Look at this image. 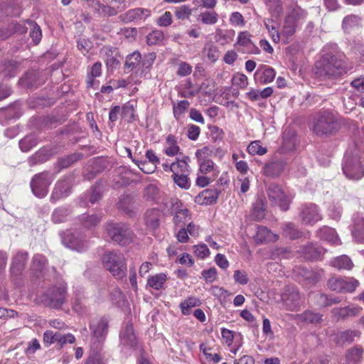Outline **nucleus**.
Segmentation results:
<instances>
[{
  "label": "nucleus",
  "mask_w": 364,
  "mask_h": 364,
  "mask_svg": "<svg viewBox=\"0 0 364 364\" xmlns=\"http://www.w3.org/2000/svg\"><path fill=\"white\" fill-rule=\"evenodd\" d=\"M166 280V274L161 272L149 276L147 279L146 286L156 290H161L165 289Z\"/></svg>",
  "instance_id": "26"
},
{
  "label": "nucleus",
  "mask_w": 364,
  "mask_h": 364,
  "mask_svg": "<svg viewBox=\"0 0 364 364\" xmlns=\"http://www.w3.org/2000/svg\"><path fill=\"white\" fill-rule=\"evenodd\" d=\"M267 193L269 200L274 205H278L282 210L286 211L289 209L291 198L279 185L270 184L267 189Z\"/></svg>",
  "instance_id": "8"
},
{
  "label": "nucleus",
  "mask_w": 364,
  "mask_h": 364,
  "mask_svg": "<svg viewBox=\"0 0 364 364\" xmlns=\"http://www.w3.org/2000/svg\"><path fill=\"white\" fill-rule=\"evenodd\" d=\"M54 177L49 172L37 173L31 178L30 186L33 193L38 198H44L48 192V187Z\"/></svg>",
  "instance_id": "7"
},
{
  "label": "nucleus",
  "mask_w": 364,
  "mask_h": 364,
  "mask_svg": "<svg viewBox=\"0 0 364 364\" xmlns=\"http://www.w3.org/2000/svg\"><path fill=\"white\" fill-rule=\"evenodd\" d=\"M38 139L34 135L30 134L26 136L19 141V147L23 152L29 151L33 147L38 144Z\"/></svg>",
  "instance_id": "46"
},
{
  "label": "nucleus",
  "mask_w": 364,
  "mask_h": 364,
  "mask_svg": "<svg viewBox=\"0 0 364 364\" xmlns=\"http://www.w3.org/2000/svg\"><path fill=\"white\" fill-rule=\"evenodd\" d=\"M316 236L322 240L327 242L332 245H340L341 239L338 237L336 230L328 226H323L317 230Z\"/></svg>",
  "instance_id": "18"
},
{
  "label": "nucleus",
  "mask_w": 364,
  "mask_h": 364,
  "mask_svg": "<svg viewBox=\"0 0 364 364\" xmlns=\"http://www.w3.org/2000/svg\"><path fill=\"white\" fill-rule=\"evenodd\" d=\"M283 234L291 240L298 239L302 237L303 233L292 223H287L282 225Z\"/></svg>",
  "instance_id": "36"
},
{
  "label": "nucleus",
  "mask_w": 364,
  "mask_h": 364,
  "mask_svg": "<svg viewBox=\"0 0 364 364\" xmlns=\"http://www.w3.org/2000/svg\"><path fill=\"white\" fill-rule=\"evenodd\" d=\"M218 18L219 16L218 13L213 9H210L208 11L201 12L199 14L198 19L203 24L214 25L218 21Z\"/></svg>",
  "instance_id": "39"
},
{
  "label": "nucleus",
  "mask_w": 364,
  "mask_h": 364,
  "mask_svg": "<svg viewBox=\"0 0 364 364\" xmlns=\"http://www.w3.org/2000/svg\"><path fill=\"white\" fill-rule=\"evenodd\" d=\"M220 192L217 190L206 189L198 195V201L201 203L212 204L216 202Z\"/></svg>",
  "instance_id": "37"
},
{
  "label": "nucleus",
  "mask_w": 364,
  "mask_h": 364,
  "mask_svg": "<svg viewBox=\"0 0 364 364\" xmlns=\"http://www.w3.org/2000/svg\"><path fill=\"white\" fill-rule=\"evenodd\" d=\"M201 274L206 282L213 283L217 279L218 272L215 267H211L208 269L203 270Z\"/></svg>",
  "instance_id": "64"
},
{
  "label": "nucleus",
  "mask_w": 364,
  "mask_h": 364,
  "mask_svg": "<svg viewBox=\"0 0 364 364\" xmlns=\"http://www.w3.org/2000/svg\"><path fill=\"white\" fill-rule=\"evenodd\" d=\"M311 127L316 135L321 136L336 132L339 129V124L332 112L325 110L316 114Z\"/></svg>",
  "instance_id": "2"
},
{
  "label": "nucleus",
  "mask_w": 364,
  "mask_h": 364,
  "mask_svg": "<svg viewBox=\"0 0 364 364\" xmlns=\"http://www.w3.org/2000/svg\"><path fill=\"white\" fill-rule=\"evenodd\" d=\"M276 73L267 65H261L255 73V78L261 84H268L274 80Z\"/></svg>",
  "instance_id": "22"
},
{
  "label": "nucleus",
  "mask_w": 364,
  "mask_h": 364,
  "mask_svg": "<svg viewBox=\"0 0 364 364\" xmlns=\"http://www.w3.org/2000/svg\"><path fill=\"white\" fill-rule=\"evenodd\" d=\"M75 341V336L71 333H67V334H61L59 332H57V342L56 343L58 344L60 347H62L63 345L69 343H73Z\"/></svg>",
  "instance_id": "62"
},
{
  "label": "nucleus",
  "mask_w": 364,
  "mask_h": 364,
  "mask_svg": "<svg viewBox=\"0 0 364 364\" xmlns=\"http://www.w3.org/2000/svg\"><path fill=\"white\" fill-rule=\"evenodd\" d=\"M194 254L200 259H204L210 255V250L205 244H199L193 247Z\"/></svg>",
  "instance_id": "60"
},
{
  "label": "nucleus",
  "mask_w": 364,
  "mask_h": 364,
  "mask_svg": "<svg viewBox=\"0 0 364 364\" xmlns=\"http://www.w3.org/2000/svg\"><path fill=\"white\" fill-rule=\"evenodd\" d=\"M294 273L296 279L307 287L314 285L321 279L323 270L315 271L299 266L294 269Z\"/></svg>",
  "instance_id": "12"
},
{
  "label": "nucleus",
  "mask_w": 364,
  "mask_h": 364,
  "mask_svg": "<svg viewBox=\"0 0 364 364\" xmlns=\"http://www.w3.org/2000/svg\"><path fill=\"white\" fill-rule=\"evenodd\" d=\"M104 267L117 279H122L127 273V264L122 254L117 252H106L102 257Z\"/></svg>",
  "instance_id": "4"
},
{
  "label": "nucleus",
  "mask_w": 364,
  "mask_h": 364,
  "mask_svg": "<svg viewBox=\"0 0 364 364\" xmlns=\"http://www.w3.org/2000/svg\"><path fill=\"white\" fill-rule=\"evenodd\" d=\"M72 178L73 177L69 176L58 181L50 196L52 203H55L60 198L67 196L70 193L72 187Z\"/></svg>",
  "instance_id": "15"
},
{
  "label": "nucleus",
  "mask_w": 364,
  "mask_h": 364,
  "mask_svg": "<svg viewBox=\"0 0 364 364\" xmlns=\"http://www.w3.org/2000/svg\"><path fill=\"white\" fill-rule=\"evenodd\" d=\"M159 195V189L154 184H149L144 191V196L147 200H155Z\"/></svg>",
  "instance_id": "59"
},
{
  "label": "nucleus",
  "mask_w": 364,
  "mask_h": 364,
  "mask_svg": "<svg viewBox=\"0 0 364 364\" xmlns=\"http://www.w3.org/2000/svg\"><path fill=\"white\" fill-rule=\"evenodd\" d=\"M164 152L168 156H174L179 154L180 147L178 145L176 139L173 135L169 134L167 136Z\"/></svg>",
  "instance_id": "29"
},
{
  "label": "nucleus",
  "mask_w": 364,
  "mask_h": 364,
  "mask_svg": "<svg viewBox=\"0 0 364 364\" xmlns=\"http://www.w3.org/2000/svg\"><path fill=\"white\" fill-rule=\"evenodd\" d=\"M61 238L63 244L71 250L82 252L87 248V241L78 232L67 230L62 234Z\"/></svg>",
  "instance_id": "13"
},
{
  "label": "nucleus",
  "mask_w": 364,
  "mask_h": 364,
  "mask_svg": "<svg viewBox=\"0 0 364 364\" xmlns=\"http://www.w3.org/2000/svg\"><path fill=\"white\" fill-rule=\"evenodd\" d=\"M232 82L233 85L244 89L248 85V78L245 74L237 73L233 75Z\"/></svg>",
  "instance_id": "56"
},
{
  "label": "nucleus",
  "mask_w": 364,
  "mask_h": 364,
  "mask_svg": "<svg viewBox=\"0 0 364 364\" xmlns=\"http://www.w3.org/2000/svg\"><path fill=\"white\" fill-rule=\"evenodd\" d=\"M264 25L268 31L274 43H278L280 41V36L277 30V23L271 18H265Z\"/></svg>",
  "instance_id": "40"
},
{
  "label": "nucleus",
  "mask_w": 364,
  "mask_h": 364,
  "mask_svg": "<svg viewBox=\"0 0 364 364\" xmlns=\"http://www.w3.org/2000/svg\"><path fill=\"white\" fill-rule=\"evenodd\" d=\"M188 156H184L181 159L177 158L176 160L172 163V175L188 173Z\"/></svg>",
  "instance_id": "31"
},
{
  "label": "nucleus",
  "mask_w": 364,
  "mask_h": 364,
  "mask_svg": "<svg viewBox=\"0 0 364 364\" xmlns=\"http://www.w3.org/2000/svg\"><path fill=\"white\" fill-rule=\"evenodd\" d=\"M134 201L132 197L128 195H122L119 198L117 205L119 209L131 215L134 213Z\"/></svg>",
  "instance_id": "43"
},
{
  "label": "nucleus",
  "mask_w": 364,
  "mask_h": 364,
  "mask_svg": "<svg viewBox=\"0 0 364 364\" xmlns=\"http://www.w3.org/2000/svg\"><path fill=\"white\" fill-rule=\"evenodd\" d=\"M358 284V281L354 278L340 277H332L327 283L329 289L337 292H353Z\"/></svg>",
  "instance_id": "11"
},
{
  "label": "nucleus",
  "mask_w": 364,
  "mask_h": 364,
  "mask_svg": "<svg viewBox=\"0 0 364 364\" xmlns=\"http://www.w3.org/2000/svg\"><path fill=\"white\" fill-rule=\"evenodd\" d=\"M90 328L92 331V334L95 338L98 341L105 338L108 331V321L102 318L96 323H92L90 325Z\"/></svg>",
  "instance_id": "24"
},
{
  "label": "nucleus",
  "mask_w": 364,
  "mask_h": 364,
  "mask_svg": "<svg viewBox=\"0 0 364 364\" xmlns=\"http://www.w3.org/2000/svg\"><path fill=\"white\" fill-rule=\"evenodd\" d=\"M121 344L134 348L136 346L137 340L134 332L133 326L131 323H127L120 332Z\"/></svg>",
  "instance_id": "19"
},
{
  "label": "nucleus",
  "mask_w": 364,
  "mask_h": 364,
  "mask_svg": "<svg viewBox=\"0 0 364 364\" xmlns=\"http://www.w3.org/2000/svg\"><path fill=\"white\" fill-rule=\"evenodd\" d=\"M302 224L314 225L323 218L321 210L314 203H306L301 205L299 215Z\"/></svg>",
  "instance_id": "9"
},
{
  "label": "nucleus",
  "mask_w": 364,
  "mask_h": 364,
  "mask_svg": "<svg viewBox=\"0 0 364 364\" xmlns=\"http://www.w3.org/2000/svg\"><path fill=\"white\" fill-rule=\"evenodd\" d=\"M203 53L211 63H215L219 58L218 48L213 43H206L204 46Z\"/></svg>",
  "instance_id": "45"
},
{
  "label": "nucleus",
  "mask_w": 364,
  "mask_h": 364,
  "mask_svg": "<svg viewBox=\"0 0 364 364\" xmlns=\"http://www.w3.org/2000/svg\"><path fill=\"white\" fill-rule=\"evenodd\" d=\"M342 169L346 177L350 180L358 181L364 176L363 161L358 151H346Z\"/></svg>",
  "instance_id": "3"
},
{
  "label": "nucleus",
  "mask_w": 364,
  "mask_h": 364,
  "mask_svg": "<svg viewBox=\"0 0 364 364\" xmlns=\"http://www.w3.org/2000/svg\"><path fill=\"white\" fill-rule=\"evenodd\" d=\"M66 291L63 284L53 286L40 296L39 299L46 306L60 309L66 301Z\"/></svg>",
  "instance_id": "5"
},
{
  "label": "nucleus",
  "mask_w": 364,
  "mask_h": 364,
  "mask_svg": "<svg viewBox=\"0 0 364 364\" xmlns=\"http://www.w3.org/2000/svg\"><path fill=\"white\" fill-rule=\"evenodd\" d=\"M265 4L272 16L278 18L283 14L281 0H265Z\"/></svg>",
  "instance_id": "44"
},
{
  "label": "nucleus",
  "mask_w": 364,
  "mask_h": 364,
  "mask_svg": "<svg viewBox=\"0 0 364 364\" xmlns=\"http://www.w3.org/2000/svg\"><path fill=\"white\" fill-rule=\"evenodd\" d=\"M27 259V252H18L16 253V255L13 257L10 269L12 277H17L21 274L23 270L25 268Z\"/></svg>",
  "instance_id": "20"
},
{
  "label": "nucleus",
  "mask_w": 364,
  "mask_h": 364,
  "mask_svg": "<svg viewBox=\"0 0 364 364\" xmlns=\"http://www.w3.org/2000/svg\"><path fill=\"white\" fill-rule=\"evenodd\" d=\"M105 228L111 240L120 245H127L132 240L133 233L125 223L109 222Z\"/></svg>",
  "instance_id": "6"
},
{
  "label": "nucleus",
  "mask_w": 364,
  "mask_h": 364,
  "mask_svg": "<svg viewBox=\"0 0 364 364\" xmlns=\"http://www.w3.org/2000/svg\"><path fill=\"white\" fill-rule=\"evenodd\" d=\"M141 54L139 52H134L127 57L125 62V72L129 73L141 65Z\"/></svg>",
  "instance_id": "34"
},
{
  "label": "nucleus",
  "mask_w": 364,
  "mask_h": 364,
  "mask_svg": "<svg viewBox=\"0 0 364 364\" xmlns=\"http://www.w3.org/2000/svg\"><path fill=\"white\" fill-rule=\"evenodd\" d=\"M70 213L71 212L68 208L63 206L56 208L52 213V221L54 223H64L68 220Z\"/></svg>",
  "instance_id": "35"
},
{
  "label": "nucleus",
  "mask_w": 364,
  "mask_h": 364,
  "mask_svg": "<svg viewBox=\"0 0 364 364\" xmlns=\"http://www.w3.org/2000/svg\"><path fill=\"white\" fill-rule=\"evenodd\" d=\"M316 301L317 305L326 307L331 306L333 304H338L341 301V300L338 298H330L326 294H318L316 296Z\"/></svg>",
  "instance_id": "50"
},
{
  "label": "nucleus",
  "mask_w": 364,
  "mask_h": 364,
  "mask_svg": "<svg viewBox=\"0 0 364 364\" xmlns=\"http://www.w3.org/2000/svg\"><path fill=\"white\" fill-rule=\"evenodd\" d=\"M265 204L262 198H258L253 204L252 215L257 220H262L265 215Z\"/></svg>",
  "instance_id": "49"
},
{
  "label": "nucleus",
  "mask_w": 364,
  "mask_h": 364,
  "mask_svg": "<svg viewBox=\"0 0 364 364\" xmlns=\"http://www.w3.org/2000/svg\"><path fill=\"white\" fill-rule=\"evenodd\" d=\"M47 259L42 255H36L33 257L32 267L35 271L41 272L46 266Z\"/></svg>",
  "instance_id": "54"
},
{
  "label": "nucleus",
  "mask_w": 364,
  "mask_h": 364,
  "mask_svg": "<svg viewBox=\"0 0 364 364\" xmlns=\"http://www.w3.org/2000/svg\"><path fill=\"white\" fill-rule=\"evenodd\" d=\"M188 173L172 175L174 183L181 188L188 189L191 186V181L188 177Z\"/></svg>",
  "instance_id": "52"
},
{
  "label": "nucleus",
  "mask_w": 364,
  "mask_h": 364,
  "mask_svg": "<svg viewBox=\"0 0 364 364\" xmlns=\"http://www.w3.org/2000/svg\"><path fill=\"white\" fill-rule=\"evenodd\" d=\"M190 102L186 100L179 101L177 105L174 104L173 106V113L175 119L178 121L188 110Z\"/></svg>",
  "instance_id": "47"
},
{
  "label": "nucleus",
  "mask_w": 364,
  "mask_h": 364,
  "mask_svg": "<svg viewBox=\"0 0 364 364\" xmlns=\"http://www.w3.org/2000/svg\"><path fill=\"white\" fill-rule=\"evenodd\" d=\"M360 334V331L356 330L344 331L337 335L336 342L339 344L350 343L355 337H359Z\"/></svg>",
  "instance_id": "38"
},
{
  "label": "nucleus",
  "mask_w": 364,
  "mask_h": 364,
  "mask_svg": "<svg viewBox=\"0 0 364 364\" xmlns=\"http://www.w3.org/2000/svg\"><path fill=\"white\" fill-rule=\"evenodd\" d=\"M301 252L306 259L315 260L320 258L323 253V250L313 243H309L302 247Z\"/></svg>",
  "instance_id": "27"
},
{
  "label": "nucleus",
  "mask_w": 364,
  "mask_h": 364,
  "mask_svg": "<svg viewBox=\"0 0 364 364\" xmlns=\"http://www.w3.org/2000/svg\"><path fill=\"white\" fill-rule=\"evenodd\" d=\"M247 152L251 155H264L267 153V149L262 146L259 141H252L247 148Z\"/></svg>",
  "instance_id": "51"
},
{
  "label": "nucleus",
  "mask_w": 364,
  "mask_h": 364,
  "mask_svg": "<svg viewBox=\"0 0 364 364\" xmlns=\"http://www.w3.org/2000/svg\"><path fill=\"white\" fill-rule=\"evenodd\" d=\"M285 159L274 156L262 167V173L268 177H279L285 168Z\"/></svg>",
  "instance_id": "14"
},
{
  "label": "nucleus",
  "mask_w": 364,
  "mask_h": 364,
  "mask_svg": "<svg viewBox=\"0 0 364 364\" xmlns=\"http://www.w3.org/2000/svg\"><path fill=\"white\" fill-rule=\"evenodd\" d=\"M316 73L320 77H336L346 73L342 59L327 53L323 56L315 66Z\"/></svg>",
  "instance_id": "1"
},
{
  "label": "nucleus",
  "mask_w": 364,
  "mask_h": 364,
  "mask_svg": "<svg viewBox=\"0 0 364 364\" xmlns=\"http://www.w3.org/2000/svg\"><path fill=\"white\" fill-rule=\"evenodd\" d=\"M361 18L358 15L346 16L342 21V28L345 33H349L361 26Z\"/></svg>",
  "instance_id": "25"
},
{
  "label": "nucleus",
  "mask_w": 364,
  "mask_h": 364,
  "mask_svg": "<svg viewBox=\"0 0 364 364\" xmlns=\"http://www.w3.org/2000/svg\"><path fill=\"white\" fill-rule=\"evenodd\" d=\"M278 237L277 235L274 234L264 226H258L255 235V239L257 243L274 242L278 240Z\"/></svg>",
  "instance_id": "23"
},
{
  "label": "nucleus",
  "mask_w": 364,
  "mask_h": 364,
  "mask_svg": "<svg viewBox=\"0 0 364 364\" xmlns=\"http://www.w3.org/2000/svg\"><path fill=\"white\" fill-rule=\"evenodd\" d=\"M72 309L74 311L78 314H82L85 311V305L83 302V298L76 294L72 301Z\"/></svg>",
  "instance_id": "61"
},
{
  "label": "nucleus",
  "mask_w": 364,
  "mask_h": 364,
  "mask_svg": "<svg viewBox=\"0 0 364 364\" xmlns=\"http://www.w3.org/2000/svg\"><path fill=\"white\" fill-rule=\"evenodd\" d=\"M151 15V11L144 8H135L127 11L119 16L120 19L127 23L132 21H144Z\"/></svg>",
  "instance_id": "17"
},
{
  "label": "nucleus",
  "mask_w": 364,
  "mask_h": 364,
  "mask_svg": "<svg viewBox=\"0 0 364 364\" xmlns=\"http://www.w3.org/2000/svg\"><path fill=\"white\" fill-rule=\"evenodd\" d=\"M160 213L158 209L148 210L145 214V222L148 227L156 229L159 225Z\"/></svg>",
  "instance_id": "33"
},
{
  "label": "nucleus",
  "mask_w": 364,
  "mask_h": 364,
  "mask_svg": "<svg viewBox=\"0 0 364 364\" xmlns=\"http://www.w3.org/2000/svg\"><path fill=\"white\" fill-rule=\"evenodd\" d=\"M85 196H88V201L91 204H95L99 201L102 197V188L100 186L95 185L91 190V193L89 195L86 194Z\"/></svg>",
  "instance_id": "58"
},
{
  "label": "nucleus",
  "mask_w": 364,
  "mask_h": 364,
  "mask_svg": "<svg viewBox=\"0 0 364 364\" xmlns=\"http://www.w3.org/2000/svg\"><path fill=\"white\" fill-rule=\"evenodd\" d=\"M164 38V35L162 31L155 30L149 33L146 36V42L149 45H156L161 43Z\"/></svg>",
  "instance_id": "55"
},
{
  "label": "nucleus",
  "mask_w": 364,
  "mask_h": 364,
  "mask_svg": "<svg viewBox=\"0 0 364 364\" xmlns=\"http://www.w3.org/2000/svg\"><path fill=\"white\" fill-rule=\"evenodd\" d=\"M102 64L97 62L92 65L90 68V71L88 76L87 87H90L93 85V79L99 77L101 75Z\"/></svg>",
  "instance_id": "53"
},
{
  "label": "nucleus",
  "mask_w": 364,
  "mask_h": 364,
  "mask_svg": "<svg viewBox=\"0 0 364 364\" xmlns=\"http://www.w3.org/2000/svg\"><path fill=\"white\" fill-rule=\"evenodd\" d=\"M97 4L99 6L102 13L107 16H116L118 13L122 12L125 9L124 5H119L115 8L107 4L105 5L100 4L99 1H97Z\"/></svg>",
  "instance_id": "48"
},
{
  "label": "nucleus",
  "mask_w": 364,
  "mask_h": 364,
  "mask_svg": "<svg viewBox=\"0 0 364 364\" xmlns=\"http://www.w3.org/2000/svg\"><path fill=\"white\" fill-rule=\"evenodd\" d=\"M283 306L289 311H298L301 306V295L298 289L291 285L287 286L281 295Z\"/></svg>",
  "instance_id": "10"
},
{
  "label": "nucleus",
  "mask_w": 364,
  "mask_h": 364,
  "mask_svg": "<svg viewBox=\"0 0 364 364\" xmlns=\"http://www.w3.org/2000/svg\"><path fill=\"white\" fill-rule=\"evenodd\" d=\"M102 220V217L97 214L84 213L79 217L81 225L85 228H92L97 225Z\"/></svg>",
  "instance_id": "28"
},
{
  "label": "nucleus",
  "mask_w": 364,
  "mask_h": 364,
  "mask_svg": "<svg viewBox=\"0 0 364 364\" xmlns=\"http://www.w3.org/2000/svg\"><path fill=\"white\" fill-rule=\"evenodd\" d=\"M350 231L353 239L358 243H364V217L359 213L352 217Z\"/></svg>",
  "instance_id": "16"
},
{
  "label": "nucleus",
  "mask_w": 364,
  "mask_h": 364,
  "mask_svg": "<svg viewBox=\"0 0 364 364\" xmlns=\"http://www.w3.org/2000/svg\"><path fill=\"white\" fill-rule=\"evenodd\" d=\"M30 26H31V30L30 31V36L31 37L33 41L35 44H38L42 38L41 29L38 25L32 21L29 22Z\"/></svg>",
  "instance_id": "57"
},
{
  "label": "nucleus",
  "mask_w": 364,
  "mask_h": 364,
  "mask_svg": "<svg viewBox=\"0 0 364 364\" xmlns=\"http://www.w3.org/2000/svg\"><path fill=\"white\" fill-rule=\"evenodd\" d=\"M300 321L307 323H318L322 319V315L310 311H306L304 313L296 316Z\"/></svg>",
  "instance_id": "41"
},
{
  "label": "nucleus",
  "mask_w": 364,
  "mask_h": 364,
  "mask_svg": "<svg viewBox=\"0 0 364 364\" xmlns=\"http://www.w3.org/2000/svg\"><path fill=\"white\" fill-rule=\"evenodd\" d=\"M233 279L236 283L242 285H245L249 282L247 273L245 270H235Z\"/></svg>",
  "instance_id": "63"
},
{
  "label": "nucleus",
  "mask_w": 364,
  "mask_h": 364,
  "mask_svg": "<svg viewBox=\"0 0 364 364\" xmlns=\"http://www.w3.org/2000/svg\"><path fill=\"white\" fill-rule=\"evenodd\" d=\"M363 349L355 346L349 349L346 353V364H358L362 359Z\"/></svg>",
  "instance_id": "32"
},
{
  "label": "nucleus",
  "mask_w": 364,
  "mask_h": 364,
  "mask_svg": "<svg viewBox=\"0 0 364 364\" xmlns=\"http://www.w3.org/2000/svg\"><path fill=\"white\" fill-rule=\"evenodd\" d=\"M200 305V301L198 298L191 296L180 304V309L183 315H189L191 309Z\"/></svg>",
  "instance_id": "42"
},
{
  "label": "nucleus",
  "mask_w": 364,
  "mask_h": 364,
  "mask_svg": "<svg viewBox=\"0 0 364 364\" xmlns=\"http://www.w3.org/2000/svg\"><path fill=\"white\" fill-rule=\"evenodd\" d=\"M330 265L334 268H336L338 270H350L353 267V263L348 256L341 255L333 258L330 262Z\"/></svg>",
  "instance_id": "30"
},
{
  "label": "nucleus",
  "mask_w": 364,
  "mask_h": 364,
  "mask_svg": "<svg viewBox=\"0 0 364 364\" xmlns=\"http://www.w3.org/2000/svg\"><path fill=\"white\" fill-rule=\"evenodd\" d=\"M362 309L359 306L350 305L345 307L334 308L332 310L333 316L336 320H343L358 315Z\"/></svg>",
  "instance_id": "21"
}]
</instances>
